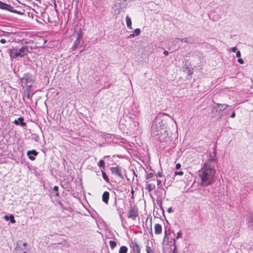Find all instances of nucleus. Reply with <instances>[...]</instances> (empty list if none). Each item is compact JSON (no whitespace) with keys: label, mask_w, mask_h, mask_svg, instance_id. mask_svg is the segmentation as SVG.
I'll use <instances>...</instances> for the list:
<instances>
[{"label":"nucleus","mask_w":253,"mask_h":253,"mask_svg":"<svg viewBox=\"0 0 253 253\" xmlns=\"http://www.w3.org/2000/svg\"><path fill=\"white\" fill-rule=\"evenodd\" d=\"M215 170L208 163H204L199 171V176L201 179V183L203 185L211 184L214 179Z\"/></svg>","instance_id":"f257e3e1"},{"label":"nucleus","mask_w":253,"mask_h":253,"mask_svg":"<svg viewBox=\"0 0 253 253\" xmlns=\"http://www.w3.org/2000/svg\"><path fill=\"white\" fill-rule=\"evenodd\" d=\"M29 48L27 46H23L20 48L17 47H12L9 49L8 53L11 59L22 57L28 54Z\"/></svg>","instance_id":"f03ea898"},{"label":"nucleus","mask_w":253,"mask_h":253,"mask_svg":"<svg viewBox=\"0 0 253 253\" xmlns=\"http://www.w3.org/2000/svg\"><path fill=\"white\" fill-rule=\"evenodd\" d=\"M138 215V209L135 205H130L127 212V217L135 220Z\"/></svg>","instance_id":"7ed1b4c3"},{"label":"nucleus","mask_w":253,"mask_h":253,"mask_svg":"<svg viewBox=\"0 0 253 253\" xmlns=\"http://www.w3.org/2000/svg\"><path fill=\"white\" fill-rule=\"evenodd\" d=\"M130 247L133 253H140V247L135 240L131 242Z\"/></svg>","instance_id":"20e7f679"},{"label":"nucleus","mask_w":253,"mask_h":253,"mask_svg":"<svg viewBox=\"0 0 253 253\" xmlns=\"http://www.w3.org/2000/svg\"><path fill=\"white\" fill-rule=\"evenodd\" d=\"M0 9L3 10H6L13 13H16L17 11L16 10H13V7L10 5L7 4L5 3H4L1 1H0Z\"/></svg>","instance_id":"39448f33"},{"label":"nucleus","mask_w":253,"mask_h":253,"mask_svg":"<svg viewBox=\"0 0 253 253\" xmlns=\"http://www.w3.org/2000/svg\"><path fill=\"white\" fill-rule=\"evenodd\" d=\"M110 170L113 174H116L120 177H123L122 172V168L117 166L116 167L110 168Z\"/></svg>","instance_id":"423d86ee"},{"label":"nucleus","mask_w":253,"mask_h":253,"mask_svg":"<svg viewBox=\"0 0 253 253\" xmlns=\"http://www.w3.org/2000/svg\"><path fill=\"white\" fill-rule=\"evenodd\" d=\"M110 197V193L108 191H105L103 192L102 196V199L103 202L105 203L106 205H108L109 203V199Z\"/></svg>","instance_id":"0eeeda50"},{"label":"nucleus","mask_w":253,"mask_h":253,"mask_svg":"<svg viewBox=\"0 0 253 253\" xmlns=\"http://www.w3.org/2000/svg\"><path fill=\"white\" fill-rule=\"evenodd\" d=\"M38 154V153L35 150H33L31 151H28L27 152V155L29 158L32 161L35 160V158L34 156L32 155H34L35 156H37Z\"/></svg>","instance_id":"6e6552de"},{"label":"nucleus","mask_w":253,"mask_h":253,"mask_svg":"<svg viewBox=\"0 0 253 253\" xmlns=\"http://www.w3.org/2000/svg\"><path fill=\"white\" fill-rule=\"evenodd\" d=\"M150 181H148L146 185L145 189L149 192H151L152 190L155 188V184L154 183L151 182Z\"/></svg>","instance_id":"1a4fd4ad"},{"label":"nucleus","mask_w":253,"mask_h":253,"mask_svg":"<svg viewBox=\"0 0 253 253\" xmlns=\"http://www.w3.org/2000/svg\"><path fill=\"white\" fill-rule=\"evenodd\" d=\"M14 123L16 125H20L22 126H26V123L24 122V119L22 117L18 118L17 120H14Z\"/></svg>","instance_id":"9d476101"},{"label":"nucleus","mask_w":253,"mask_h":253,"mask_svg":"<svg viewBox=\"0 0 253 253\" xmlns=\"http://www.w3.org/2000/svg\"><path fill=\"white\" fill-rule=\"evenodd\" d=\"M155 233L156 234H160L162 232V227L161 224L157 223L155 224L154 227Z\"/></svg>","instance_id":"9b49d317"},{"label":"nucleus","mask_w":253,"mask_h":253,"mask_svg":"<svg viewBox=\"0 0 253 253\" xmlns=\"http://www.w3.org/2000/svg\"><path fill=\"white\" fill-rule=\"evenodd\" d=\"M145 178L147 180H149L150 179H151V180H150V181H155L156 180V179H155V176H154V174L152 172H150V173H147L145 176Z\"/></svg>","instance_id":"f8f14e48"},{"label":"nucleus","mask_w":253,"mask_h":253,"mask_svg":"<svg viewBox=\"0 0 253 253\" xmlns=\"http://www.w3.org/2000/svg\"><path fill=\"white\" fill-rule=\"evenodd\" d=\"M126 23L127 28L130 29H132L131 20L130 18L128 15L126 16Z\"/></svg>","instance_id":"ddd939ff"},{"label":"nucleus","mask_w":253,"mask_h":253,"mask_svg":"<svg viewBox=\"0 0 253 253\" xmlns=\"http://www.w3.org/2000/svg\"><path fill=\"white\" fill-rule=\"evenodd\" d=\"M4 218L6 219V220H10V222L12 223H15L16 221L14 219V217L13 216V215H10V216H8L7 215H5Z\"/></svg>","instance_id":"4468645a"},{"label":"nucleus","mask_w":253,"mask_h":253,"mask_svg":"<svg viewBox=\"0 0 253 253\" xmlns=\"http://www.w3.org/2000/svg\"><path fill=\"white\" fill-rule=\"evenodd\" d=\"M128 251L127 248L125 246H122L120 247L119 253H127Z\"/></svg>","instance_id":"2eb2a0df"},{"label":"nucleus","mask_w":253,"mask_h":253,"mask_svg":"<svg viewBox=\"0 0 253 253\" xmlns=\"http://www.w3.org/2000/svg\"><path fill=\"white\" fill-rule=\"evenodd\" d=\"M101 172H102V175L103 178L106 180V181L107 182L109 183V179L108 176L107 175L106 173L104 171V170H102Z\"/></svg>","instance_id":"dca6fc26"},{"label":"nucleus","mask_w":253,"mask_h":253,"mask_svg":"<svg viewBox=\"0 0 253 253\" xmlns=\"http://www.w3.org/2000/svg\"><path fill=\"white\" fill-rule=\"evenodd\" d=\"M217 106L220 110H224L228 106V105L225 104H217Z\"/></svg>","instance_id":"f3484780"},{"label":"nucleus","mask_w":253,"mask_h":253,"mask_svg":"<svg viewBox=\"0 0 253 253\" xmlns=\"http://www.w3.org/2000/svg\"><path fill=\"white\" fill-rule=\"evenodd\" d=\"M109 244L112 250L114 249L117 246L116 242L113 240L109 241Z\"/></svg>","instance_id":"a211bd4d"},{"label":"nucleus","mask_w":253,"mask_h":253,"mask_svg":"<svg viewBox=\"0 0 253 253\" xmlns=\"http://www.w3.org/2000/svg\"><path fill=\"white\" fill-rule=\"evenodd\" d=\"M146 251L147 253H154L153 250L149 246L146 247Z\"/></svg>","instance_id":"6ab92c4d"},{"label":"nucleus","mask_w":253,"mask_h":253,"mask_svg":"<svg viewBox=\"0 0 253 253\" xmlns=\"http://www.w3.org/2000/svg\"><path fill=\"white\" fill-rule=\"evenodd\" d=\"M98 165L100 167H102L103 169L105 168V162L103 160H100L98 164Z\"/></svg>","instance_id":"aec40b11"},{"label":"nucleus","mask_w":253,"mask_h":253,"mask_svg":"<svg viewBox=\"0 0 253 253\" xmlns=\"http://www.w3.org/2000/svg\"><path fill=\"white\" fill-rule=\"evenodd\" d=\"M136 36H138L140 34V30L138 28H137L134 30L133 33Z\"/></svg>","instance_id":"412c9836"},{"label":"nucleus","mask_w":253,"mask_h":253,"mask_svg":"<svg viewBox=\"0 0 253 253\" xmlns=\"http://www.w3.org/2000/svg\"><path fill=\"white\" fill-rule=\"evenodd\" d=\"M53 190L56 192V194H55L56 196H59V193H58V187L57 186H54Z\"/></svg>","instance_id":"4be33fe9"},{"label":"nucleus","mask_w":253,"mask_h":253,"mask_svg":"<svg viewBox=\"0 0 253 253\" xmlns=\"http://www.w3.org/2000/svg\"><path fill=\"white\" fill-rule=\"evenodd\" d=\"M183 174V171H175V175H182Z\"/></svg>","instance_id":"5701e85b"},{"label":"nucleus","mask_w":253,"mask_h":253,"mask_svg":"<svg viewBox=\"0 0 253 253\" xmlns=\"http://www.w3.org/2000/svg\"><path fill=\"white\" fill-rule=\"evenodd\" d=\"M134 193V190H133V188L131 187V198L132 199H133Z\"/></svg>","instance_id":"b1692460"},{"label":"nucleus","mask_w":253,"mask_h":253,"mask_svg":"<svg viewBox=\"0 0 253 253\" xmlns=\"http://www.w3.org/2000/svg\"><path fill=\"white\" fill-rule=\"evenodd\" d=\"M238 62L241 64H243L244 63L243 60L242 58H239L238 59Z\"/></svg>","instance_id":"393cba45"},{"label":"nucleus","mask_w":253,"mask_h":253,"mask_svg":"<svg viewBox=\"0 0 253 253\" xmlns=\"http://www.w3.org/2000/svg\"><path fill=\"white\" fill-rule=\"evenodd\" d=\"M175 168L177 169H179L181 168V164L180 163L176 164Z\"/></svg>","instance_id":"a878e982"},{"label":"nucleus","mask_w":253,"mask_h":253,"mask_svg":"<svg viewBox=\"0 0 253 253\" xmlns=\"http://www.w3.org/2000/svg\"><path fill=\"white\" fill-rule=\"evenodd\" d=\"M236 55L237 57H240L241 56V52L240 51H237L236 53Z\"/></svg>","instance_id":"bb28decb"},{"label":"nucleus","mask_w":253,"mask_h":253,"mask_svg":"<svg viewBox=\"0 0 253 253\" xmlns=\"http://www.w3.org/2000/svg\"><path fill=\"white\" fill-rule=\"evenodd\" d=\"M157 175L159 177H162L163 176V173L162 172H158L157 174Z\"/></svg>","instance_id":"cd10ccee"},{"label":"nucleus","mask_w":253,"mask_h":253,"mask_svg":"<svg viewBox=\"0 0 253 253\" xmlns=\"http://www.w3.org/2000/svg\"><path fill=\"white\" fill-rule=\"evenodd\" d=\"M181 232H179L177 233V236H176V238L178 239V238H179L180 237H181Z\"/></svg>","instance_id":"c85d7f7f"},{"label":"nucleus","mask_w":253,"mask_h":253,"mask_svg":"<svg viewBox=\"0 0 253 253\" xmlns=\"http://www.w3.org/2000/svg\"><path fill=\"white\" fill-rule=\"evenodd\" d=\"M0 42L1 43H5L6 42V40L5 39H1L0 40Z\"/></svg>","instance_id":"c756f323"},{"label":"nucleus","mask_w":253,"mask_h":253,"mask_svg":"<svg viewBox=\"0 0 253 253\" xmlns=\"http://www.w3.org/2000/svg\"><path fill=\"white\" fill-rule=\"evenodd\" d=\"M157 184L158 185H160L161 183V180L160 179H157Z\"/></svg>","instance_id":"7c9ffc66"},{"label":"nucleus","mask_w":253,"mask_h":253,"mask_svg":"<svg viewBox=\"0 0 253 253\" xmlns=\"http://www.w3.org/2000/svg\"><path fill=\"white\" fill-rule=\"evenodd\" d=\"M235 117V113L234 112L232 113L231 115V117L232 118H233Z\"/></svg>","instance_id":"2f4dec72"},{"label":"nucleus","mask_w":253,"mask_h":253,"mask_svg":"<svg viewBox=\"0 0 253 253\" xmlns=\"http://www.w3.org/2000/svg\"><path fill=\"white\" fill-rule=\"evenodd\" d=\"M164 54L166 55V56H167L169 54V52L167 50H165L164 52Z\"/></svg>","instance_id":"473e14b6"},{"label":"nucleus","mask_w":253,"mask_h":253,"mask_svg":"<svg viewBox=\"0 0 253 253\" xmlns=\"http://www.w3.org/2000/svg\"><path fill=\"white\" fill-rule=\"evenodd\" d=\"M231 50L233 52H235L236 50V47H232Z\"/></svg>","instance_id":"72a5a7b5"},{"label":"nucleus","mask_w":253,"mask_h":253,"mask_svg":"<svg viewBox=\"0 0 253 253\" xmlns=\"http://www.w3.org/2000/svg\"><path fill=\"white\" fill-rule=\"evenodd\" d=\"M149 233H150V234L152 236H153V232H152V228H151V231L149 232Z\"/></svg>","instance_id":"f704fd0d"},{"label":"nucleus","mask_w":253,"mask_h":253,"mask_svg":"<svg viewBox=\"0 0 253 253\" xmlns=\"http://www.w3.org/2000/svg\"><path fill=\"white\" fill-rule=\"evenodd\" d=\"M135 36H136V35H135L134 33H133V34H132L130 35L129 37H134Z\"/></svg>","instance_id":"c9c22d12"},{"label":"nucleus","mask_w":253,"mask_h":253,"mask_svg":"<svg viewBox=\"0 0 253 253\" xmlns=\"http://www.w3.org/2000/svg\"><path fill=\"white\" fill-rule=\"evenodd\" d=\"M181 42H187V41L186 40H185L184 39H182L181 40Z\"/></svg>","instance_id":"e433bc0d"},{"label":"nucleus","mask_w":253,"mask_h":253,"mask_svg":"<svg viewBox=\"0 0 253 253\" xmlns=\"http://www.w3.org/2000/svg\"><path fill=\"white\" fill-rule=\"evenodd\" d=\"M16 253H21V251H18L17 252H16Z\"/></svg>","instance_id":"4c0bfd02"},{"label":"nucleus","mask_w":253,"mask_h":253,"mask_svg":"<svg viewBox=\"0 0 253 253\" xmlns=\"http://www.w3.org/2000/svg\"><path fill=\"white\" fill-rule=\"evenodd\" d=\"M22 253H27L26 252H23Z\"/></svg>","instance_id":"58836bf2"},{"label":"nucleus","mask_w":253,"mask_h":253,"mask_svg":"<svg viewBox=\"0 0 253 253\" xmlns=\"http://www.w3.org/2000/svg\"><path fill=\"white\" fill-rule=\"evenodd\" d=\"M173 253H174V251H173Z\"/></svg>","instance_id":"ea45409f"}]
</instances>
